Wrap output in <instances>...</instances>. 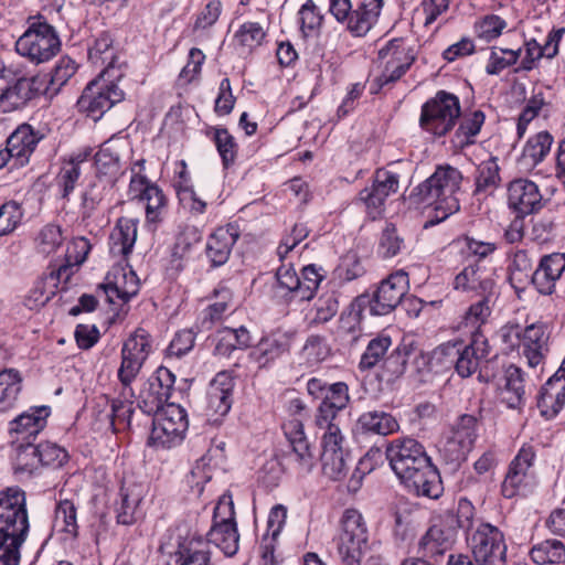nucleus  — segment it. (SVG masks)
Masks as SVG:
<instances>
[{
    "instance_id": "4c0bfd02",
    "label": "nucleus",
    "mask_w": 565,
    "mask_h": 565,
    "mask_svg": "<svg viewBox=\"0 0 565 565\" xmlns=\"http://www.w3.org/2000/svg\"><path fill=\"white\" fill-rule=\"evenodd\" d=\"M529 555L537 565H559L565 562V544L556 539H547L534 544Z\"/></svg>"
},
{
    "instance_id": "f03ea898",
    "label": "nucleus",
    "mask_w": 565,
    "mask_h": 565,
    "mask_svg": "<svg viewBox=\"0 0 565 565\" xmlns=\"http://www.w3.org/2000/svg\"><path fill=\"white\" fill-rule=\"evenodd\" d=\"M29 532L25 494L19 488L0 492V565H19Z\"/></svg>"
},
{
    "instance_id": "3c124183",
    "label": "nucleus",
    "mask_w": 565,
    "mask_h": 565,
    "mask_svg": "<svg viewBox=\"0 0 565 565\" xmlns=\"http://www.w3.org/2000/svg\"><path fill=\"white\" fill-rule=\"evenodd\" d=\"M300 284V277L291 267L281 266L276 273V284L274 291L276 296L296 300V291Z\"/></svg>"
},
{
    "instance_id": "dca6fc26",
    "label": "nucleus",
    "mask_w": 565,
    "mask_h": 565,
    "mask_svg": "<svg viewBox=\"0 0 565 565\" xmlns=\"http://www.w3.org/2000/svg\"><path fill=\"white\" fill-rule=\"evenodd\" d=\"M477 438V419L465 414L451 427L443 444L441 451L450 462L466 460Z\"/></svg>"
},
{
    "instance_id": "423d86ee",
    "label": "nucleus",
    "mask_w": 565,
    "mask_h": 565,
    "mask_svg": "<svg viewBox=\"0 0 565 565\" xmlns=\"http://www.w3.org/2000/svg\"><path fill=\"white\" fill-rule=\"evenodd\" d=\"M369 529L364 516L356 509H347L341 518L337 540L338 556L342 565H362L369 550Z\"/></svg>"
},
{
    "instance_id": "5fc2aeb1",
    "label": "nucleus",
    "mask_w": 565,
    "mask_h": 565,
    "mask_svg": "<svg viewBox=\"0 0 565 565\" xmlns=\"http://www.w3.org/2000/svg\"><path fill=\"white\" fill-rule=\"evenodd\" d=\"M315 316L310 321V326H318L330 321L339 310V299L335 292H327L321 295L315 302Z\"/></svg>"
},
{
    "instance_id": "2eb2a0df",
    "label": "nucleus",
    "mask_w": 565,
    "mask_h": 565,
    "mask_svg": "<svg viewBox=\"0 0 565 565\" xmlns=\"http://www.w3.org/2000/svg\"><path fill=\"white\" fill-rule=\"evenodd\" d=\"M386 459L398 479L424 465L429 457L424 446L414 438H397L386 447Z\"/></svg>"
},
{
    "instance_id": "4d7b16f0",
    "label": "nucleus",
    "mask_w": 565,
    "mask_h": 565,
    "mask_svg": "<svg viewBox=\"0 0 565 565\" xmlns=\"http://www.w3.org/2000/svg\"><path fill=\"white\" fill-rule=\"evenodd\" d=\"M213 140L222 159L223 167L227 169L235 162L237 156V143L235 142L234 137L225 128H215Z\"/></svg>"
},
{
    "instance_id": "20e7f679",
    "label": "nucleus",
    "mask_w": 565,
    "mask_h": 565,
    "mask_svg": "<svg viewBox=\"0 0 565 565\" xmlns=\"http://www.w3.org/2000/svg\"><path fill=\"white\" fill-rule=\"evenodd\" d=\"M45 76L28 77L23 68L9 64L0 67V109L11 113L23 108L31 99L43 94Z\"/></svg>"
},
{
    "instance_id": "0e129e2a",
    "label": "nucleus",
    "mask_w": 565,
    "mask_h": 565,
    "mask_svg": "<svg viewBox=\"0 0 565 565\" xmlns=\"http://www.w3.org/2000/svg\"><path fill=\"white\" fill-rule=\"evenodd\" d=\"M55 523L65 533L76 536L78 525L76 522V508L70 500L61 501L55 510Z\"/></svg>"
},
{
    "instance_id": "c85d7f7f",
    "label": "nucleus",
    "mask_w": 565,
    "mask_h": 565,
    "mask_svg": "<svg viewBox=\"0 0 565 565\" xmlns=\"http://www.w3.org/2000/svg\"><path fill=\"white\" fill-rule=\"evenodd\" d=\"M454 287L462 291H476L479 296L497 292L494 280L478 265L465 267L454 280Z\"/></svg>"
},
{
    "instance_id": "9b49d317",
    "label": "nucleus",
    "mask_w": 565,
    "mask_h": 565,
    "mask_svg": "<svg viewBox=\"0 0 565 565\" xmlns=\"http://www.w3.org/2000/svg\"><path fill=\"white\" fill-rule=\"evenodd\" d=\"M416 54L403 38L390 40L377 56L380 75L374 79L379 88L398 81L413 65Z\"/></svg>"
},
{
    "instance_id": "49530a36",
    "label": "nucleus",
    "mask_w": 565,
    "mask_h": 565,
    "mask_svg": "<svg viewBox=\"0 0 565 565\" xmlns=\"http://www.w3.org/2000/svg\"><path fill=\"white\" fill-rule=\"evenodd\" d=\"M500 182L499 167L494 159L479 164L476 177L475 195L488 196L492 194Z\"/></svg>"
},
{
    "instance_id": "864d4df0",
    "label": "nucleus",
    "mask_w": 565,
    "mask_h": 565,
    "mask_svg": "<svg viewBox=\"0 0 565 565\" xmlns=\"http://www.w3.org/2000/svg\"><path fill=\"white\" fill-rule=\"evenodd\" d=\"M392 341L388 335H377L372 339L360 361V369L369 370L374 367L385 355Z\"/></svg>"
},
{
    "instance_id": "b1692460",
    "label": "nucleus",
    "mask_w": 565,
    "mask_h": 565,
    "mask_svg": "<svg viewBox=\"0 0 565 565\" xmlns=\"http://www.w3.org/2000/svg\"><path fill=\"white\" fill-rule=\"evenodd\" d=\"M50 415L47 407H31L10 422L9 433L15 435L13 444L26 443L46 426Z\"/></svg>"
},
{
    "instance_id": "58836bf2",
    "label": "nucleus",
    "mask_w": 565,
    "mask_h": 565,
    "mask_svg": "<svg viewBox=\"0 0 565 565\" xmlns=\"http://www.w3.org/2000/svg\"><path fill=\"white\" fill-rule=\"evenodd\" d=\"M553 137L547 131H541L530 138L520 158V164L526 169L534 168L548 154Z\"/></svg>"
},
{
    "instance_id": "cd10ccee",
    "label": "nucleus",
    "mask_w": 565,
    "mask_h": 565,
    "mask_svg": "<svg viewBox=\"0 0 565 565\" xmlns=\"http://www.w3.org/2000/svg\"><path fill=\"white\" fill-rule=\"evenodd\" d=\"M454 544V533L441 525H431L418 542V552L423 557L436 559L450 551Z\"/></svg>"
},
{
    "instance_id": "c756f323",
    "label": "nucleus",
    "mask_w": 565,
    "mask_h": 565,
    "mask_svg": "<svg viewBox=\"0 0 565 565\" xmlns=\"http://www.w3.org/2000/svg\"><path fill=\"white\" fill-rule=\"evenodd\" d=\"M96 178L99 182L113 186L120 174L119 153L110 141L104 142L94 157Z\"/></svg>"
},
{
    "instance_id": "aec40b11",
    "label": "nucleus",
    "mask_w": 565,
    "mask_h": 565,
    "mask_svg": "<svg viewBox=\"0 0 565 565\" xmlns=\"http://www.w3.org/2000/svg\"><path fill=\"white\" fill-rule=\"evenodd\" d=\"M508 204L518 216H525L543 207V196L533 181L515 179L508 186Z\"/></svg>"
},
{
    "instance_id": "f8f14e48",
    "label": "nucleus",
    "mask_w": 565,
    "mask_h": 565,
    "mask_svg": "<svg viewBox=\"0 0 565 565\" xmlns=\"http://www.w3.org/2000/svg\"><path fill=\"white\" fill-rule=\"evenodd\" d=\"M150 443L158 448H172L183 440L188 428L185 411L174 403L152 415Z\"/></svg>"
},
{
    "instance_id": "8fccbe9b",
    "label": "nucleus",
    "mask_w": 565,
    "mask_h": 565,
    "mask_svg": "<svg viewBox=\"0 0 565 565\" xmlns=\"http://www.w3.org/2000/svg\"><path fill=\"white\" fill-rule=\"evenodd\" d=\"M81 161L74 159L63 162L56 175V184L63 199H68L82 175Z\"/></svg>"
},
{
    "instance_id": "052dcab7",
    "label": "nucleus",
    "mask_w": 565,
    "mask_h": 565,
    "mask_svg": "<svg viewBox=\"0 0 565 565\" xmlns=\"http://www.w3.org/2000/svg\"><path fill=\"white\" fill-rule=\"evenodd\" d=\"M111 186L103 182H92L82 193L81 214L83 220L89 218L102 202L105 191Z\"/></svg>"
},
{
    "instance_id": "37998d69",
    "label": "nucleus",
    "mask_w": 565,
    "mask_h": 565,
    "mask_svg": "<svg viewBox=\"0 0 565 565\" xmlns=\"http://www.w3.org/2000/svg\"><path fill=\"white\" fill-rule=\"evenodd\" d=\"M179 565H213L209 542L202 537H193L180 546Z\"/></svg>"
},
{
    "instance_id": "69168bd1",
    "label": "nucleus",
    "mask_w": 565,
    "mask_h": 565,
    "mask_svg": "<svg viewBox=\"0 0 565 565\" xmlns=\"http://www.w3.org/2000/svg\"><path fill=\"white\" fill-rule=\"evenodd\" d=\"M264 38L265 31L257 22H245L235 33L236 42L249 50L259 46Z\"/></svg>"
},
{
    "instance_id": "ddd939ff",
    "label": "nucleus",
    "mask_w": 565,
    "mask_h": 565,
    "mask_svg": "<svg viewBox=\"0 0 565 565\" xmlns=\"http://www.w3.org/2000/svg\"><path fill=\"white\" fill-rule=\"evenodd\" d=\"M489 353L487 339L478 333H472L469 344L461 342H447L437 348L435 354L441 356H456L455 369L461 377L466 379L476 373L480 361L486 359Z\"/></svg>"
},
{
    "instance_id": "13d9d810",
    "label": "nucleus",
    "mask_w": 565,
    "mask_h": 565,
    "mask_svg": "<svg viewBox=\"0 0 565 565\" xmlns=\"http://www.w3.org/2000/svg\"><path fill=\"white\" fill-rule=\"evenodd\" d=\"M63 241L61 227L55 224H47L42 227L35 238L36 249L43 255H50L62 245Z\"/></svg>"
},
{
    "instance_id": "9d476101",
    "label": "nucleus",
    "mask_w": 565,
    "mask_h": 565,
    "mask_svg": "<svg viewBox=\"0 0 565 565\" xmlns=\"http://www.w3.org/2000/svg\"><path fill=\"white\" fill-rule=\"evenodd\" d=\"M467 542L478 565H505L507 544L503 533L497 526L479 522L467 534Z\"/></svg>"
},
{
    "instance_id": "f257e3e1",
    "label": "nucleus",
    "mask_w": 565,
    "mask_h": 565,
    "mask_svg": "<svg viewBox=\"0 0 565 565\" xmlns=\"http://www.w3.org/2000/svg\"><path fill=\"white\" fill-rule=\"evenodd\" d=\"M151 351V342L145 330H137L125 342L120 351L121 362L117 370V379L121 385L119 395L111 399L107 412H98L96 419L104 422L114 431L130 426L134 409L135 392L132 383L139 375Z\"/></svg>"
},
{
    "instance_id": "c03bdc74",
    "label": "nucleus",
    "mask_w": 565,
    "mask_h": 565,
    "mask_svg": "<svg viewBox=\"0 0 565 565\" xmlns=\"http://www.w3.org/2000/svg\"><path fill=\"white\" fill-rule=\"evenodd\" d=\"M76 70L77 65L71 57L64 56L60 58L52 73L50 75H44L46 77V83L44 85L43 94L50 96L56 95L76 73Z\"/></svg>"
},
{
    "instance_id": "f704fd0d",
    "label": "nucleus",
    "mask_w": 565,
    "mask_h": 565,
    "mask_svg": "<svg viewBox=\"0 0 565 565\" xmlns=\"http://www.w3.org/2000/svg\"><path fill=\"white\" fill-rule=\"evenodd\" d=\"M358 426L363 433L379 436L392 435L399 429L397 419L392 414L380 409L360 415Z\"/></svg>"
},
{
    "instance_id": "412c9836",
    "label": "nucleus",
    "mask_w": 565,
    "mask_h": 565,
    "mask_svg": "<svg viewBox=\"0 0 565 565\" xmlns=\"http://www.w3.org/2000/svg\"><path fill=\"white\" fill-rule=\"evenodd\" d=\"M285 435L290 444L289 459L299 472L309 473L316 463V457L306 437L303 425L299 419H291L284 425Z\"/></svg>"
},
{
    "instance_id": "774afa93",
    "label": "nucleus",
    "mask_w": 565,
    "mask_h": 565,
    "mask_svg": "<svg viewBox=\"0 0 565 565\" xmlns=\"http://www.w3.org/2000/svg\"><path fill=\"white\" fill-rule=\"evenodd\" d=\"M41 467L60 468L68 460L67 451L61 446L46 441L38 445Z\"/></svg>"
},
{
    "instance_id": "603ef678",
    "label": "nucleus",
    "mask_w": 565,
    "mask_h": 565,
    "mask_svg": "<svg viewBox=\"0 0 565 565\" xmlns=\"http://www.w3.org/2000/svg\"><path fill=\"white\" fill-rule=\"evenodd\" d=\"M521 52V49L511 50L495 46L492 47L488 64L486 66V72L489 75L500 74L503 70L514 65L518 62Z\"/></svg>"
},
{
    "instance_id": "680f3d73",
    "label": "nucleus",
    "mask_w": 565,
    "mask_h": 565,
    "mask_svg": "<svg viewBox=\"0 0 565 565\" xmlns=\"http://www.w3.org/2000/svg\"><path fill=\"white\" fill-rule=\"evenodd\" d=\"M404 246V239L398 235L393 224H387L380 236L377 253L383 258L396 256Z\"/></svg>"
},
{
    "instance_id": "c9c22d12",
    "label": "nucleus",
    "mask_w": 565,
    "mask_h": 565,
    "mask_svg": "<svg viewBox=\"0 0 565 565\" xmlns=\"http://www.w3.org/2000/svg\"><path fill=\"white\" fill-rule=\"evenodd\" d=\"M565 404V383L547 381L541 388L537 407L542 416L552 418L558 414Z\"/></svg>"
},
{
    "instance_id": "f3484780",
    "label": "nucleus",
    "mask_w": 565,
    "mask_h": 565,
    "mask_svg": "<svg viewBox=\"0 0 565 565\" xmlns=\"http://www.w3.org/2000/svg\"><path fill=\"white\" fill-rule=\"evenodd\" d=\"M405 487L418 497L436 500L444 493V486L437 468L430 458L399 479Z\"/></svg>"
},
{
    "instance_id": "0eeeda50",
    "label": "nucleus",
    "mask_w": 565,
    "mask_h": 565,
    "mask_svg": "<svg viewBox=\"0 0 565 565\" xmlns=\"http://www.w3.org/2000/svg\"><path fill=\"white\" fill-rule=\"evenodd\" d=\"M408 291V276L398 270L382 280L376 290L370 295L359 296L352 305L358 308L356 316L369 309L371 316H385L392 312Z\"/></svg>"
},
{
    "instance_id": "393cba45",
    "label": "nucleus",
    "mask_w": 565,
    "mask_h": 565,
    "mask_svg": "<svg viewBox=\"0 0 565 565\" xmlns=\"http://www.w3.org/2000/svg\"><path fill=\"white\" fill-rule=\"evenodd\" d=\"M350 403L349 387L343 382L330 384L316 414V425L338 422V415Z\"/></svg>"
},
{
    "instance_id": "de8ad7c7",
    "label": "nucleus",
    "mask_w": 565,
    "mask_h": 565,
    "mask_svg": "<svg viewBox=\"0 0 565 565\" xmlns=\"http://www.w3.org/2000/svg\"><path fill=\"white\" fill-rule=\"evenodd\" d=\"M486 116L481 110H475L461 118L459 127L455 134V142L460 148L472 145L475 137L480 132Z\"/></svg>"
},
{
    "instance_id": "7ed1b4c3",
    "label": "nucleus",
    "mask_w": 565,
    "mask_h": 565,
    "mask_svg": "<svg viewBox=\"0 0 565 565\" xmlns=\"http://www.w3.org/2000/svg\"><path fill=\"white\" fill-rule=\"evenodd\" d=\"M461 181L462 174L458 169L440 166L413 190L411 199L417 204L433 207L435 215L430 224L440 223L459 211L460 205L456 194Z\"/></svg>"
},
{
    "instance_id": "a878e982",
    "label": "nucleus",
    "mask_w": 565,
    "mask_h": 565,
    "mask_svg": "<svg viewBox=\"0 0 565 565\" xmlns=\"http://www.w3.org/2000/svg\"><path fill=\"white\" fill-rule=\"evenodd\" d=\"M499 397L509 408H520L525 401V390L522 370L509 365L497 383Z\"/></svg>"
},
{
    "instance_id": "e2e57ef3",
    "label": "nucleus",
    "mask_w": 565,
    "mask_h": 565,
    "mask_svg": "<svg viewBox=\"0 0 565 565\" xmlns=\"http://www.w3.org/2000/svg\"><path fill=\"white\" fill-rule=\"evenodd\" d=\"M330 355V347L326 338L321 335H310L303 348L302 356L308 364L315 365L326 360Z\"/></svg>"
},
{
    "instance_id": "2f4dec72",
    "label": "nucleus",
    "mask_w": 565,
    "mask_h": 565,
    "mask_svg": "<svg viewBox=\"0 0 565 565\" xmlns=\"http://www.w3.org/2000/svg\"><path fill=\"white\" fill-rule=\"evenodd\" d=\"M38 143L31 126L18 127L8 138L7 148L11 152L14 167H22L28 163L31 153Z\"/></svg>"
},
{
    "instance_id": "bf43d9fd",
    "label": "nucleus",
    "mask_w": 565,
    "mask_h": 565,
    "mask_svg": "<svg viewBox=\"0 0 565 565\" xmlns=\"http://www.w3.org/2000/svg\"><path fill=\"white\" fill-rule=\"evenodd\" d=\"M322 279L323 275L319 273V269L315 265H308L303 267L300 277V284L298 286V290L296 291L297 300H310Z\"/></svg>"
},
{
    "instance_id": "7c9ffc66",
    "label": "nucleus",
    "mask_w": 565,
    "mask_h": 565,
    "mask_svg": "<svg viewBox=\"0 0 565 565\" xmlns=\"http://www.w3.org/2000/svg\"><path fill=\"white\" fill-rule=\"evenodd\" d=\"M237 237V233L231 226L218 227L210 235L206 255L213 266H221L227 262Z\"/></svg>"
},
{
    "instance_id": "a19ab883",
    "label": "nucleus",
    "mask_w": 565,
    "mask_h": 565,
    "mask_svg": "<svg viewBox=\"0 0 565 565\" xmlns=\"http://www.w3.org/2000/svg\"><path fill=\"white\" fill-rule=\"evenodd\" d=\"M22 390V376L14 369L0 372V412H8L18 402Z\"/></svg>"
},
{
    "instance_id": "39448f33",
    "label": "nucleus",
    "mask_w": 565,
    "mask_h": 565,
    "mask_svg": "<svg viewBox=\"0 0 565 565\" xmlns=\"http://www.w3.org/2000/svg\"><path fill=\"white\" fill-rule=\"evenodd\" d=\"M121 76V71L116 68L113 62L109 63L84 89L77 100L79 110L95 121L100 119L106 111L124 99V92L115 83Z\"/></svg>"
},
{
    "instance_id": "6e6d98bb",
    "label": "nucleus",
    "mask_w": 565,
    "mask_h": 565,
    "mask_svg": "<svg viewBox=\"0 0 565 565\" xmlns=\"http://www.w3.org/2000/svg\"><path fill=\"white\" fill-rule=\"evenodd\" d=\"M348 457L349 452L321 454L323 475L334 481L344 478L349 470Z\"/></svg>"
},
{
    "instance_id": "6ab92c4d",
    "label": "nucleus",
    "mask_w": 565,
    "mask_h": 565,
    "mask_svg": "<svg viewBox=\"0 0 565 565\" xmlns=\"http://www.w3.org/2000/svg\"><path fill=\"white\" fill-rule=\"evenodd\" d=\"M520 339L522 356L526 359L529 366L536 367L540 365L546 353L548 352V333L544 323H532L525 327L522 332L519 328L511 327L513 332Z\"/></svg>"
},
{
    "instance_id": "4468645a",
    "label": "nucleus",
    "mask_w": 565,
    "mask_h": 565,
    "mask_svg": "<svg viewBox=\"0 0 565 565\" xmlns=\"http://www.w3.org/2000/svg\"><path fill=\"white\" fill-rule=\"evenodd\" d=\"M175 382L174 374L167 367L160 366L148 377L136 396L138 408L152 416L166 407Z\"/></svg>"
},
{
    "instance_id": "338daca9",
    "label": "nucleus",
    "mask_w": 565,
    "mask_h": 565,
    "mask_svg": "<svg viewBox=\"0 0 565 565\" xmlns=\"http://www.w3.org/2000/svg\"><path fill=\"white\" fill-rule=\"evenodd\" d=\"M358 201L363 203L365 211L372 220H376L384 212L386 198L380 194L379 190L373 185L366 186L360 191Z\"/></svg>"
},
{
    "instance_id": "5701e85b",
    "label": "nucleus",
    "mask_w": 565,
    "mask_h": 565,
    "mask_svg": "<svg viewBox=\"0 0 565 565\" xmlns=\"http://www.w3.org/2000/svg\"><path fill=\"white\" fill-rule=\"evenodd\" d=\"M234 385V379L227 372L217 373L210 383L206 408L210 416H215L214 420L230 412Z\"/></svg>"
},
{
    "instance_id": "6e6552de",
    "label": "nucleus",
    "mask_w": 565,
    "mask_h": 565,
    "mask_svg": "<svg viewBox=\"0 0 565 565\" xmlns=\"http://www.w3.org/2000/svg\"><path fill=\"white\" fill-rule=\"evenodd\" d=\"M60 49L61 41L55 29L41 20L31 22L15 42L17 52L35 64L51 60Z\"/></svg>"
},
{
    "instance_id": "a211bd4d",
    "label": "nucleus",
    "mask_w": 565,
    "mask_h": 565,
    "mask_svg": "<svg viewBox=\"0 0 565 565\" xmlns=\"http://www.w3.org/2000/svg\"><path fill=\"white\" fill-rule=\"evenodd\" d=\"M98 288L109 303H116L117 300L127 302L138 294L139 279L134 270L114 266L107 274L105 282Z\"/></svg>"
},
{
    "instance_id": "1a4fd4ad",
    "label": "nucleus",
    "mask_w": 565,
    "mask_h": 565,
    "mask_svg": "<svg viewBox=\"0 0 565 565\" xmlns=\"http://www.w3.org/2000/svg\"><path fill=\"white\" fill-rule=\"evenodd\" d=\"M459 117V98L451 93L439 90L423 105L419 122L425 131L441 137L455 127Z\"/></svg>"
},
{
    "instance_id": "ea45409f",
    "label": "nucleus",
    "mask_w": 565,
    "mask_h": 565,
    "mask_svg": "<svg viewBox=\"0 0 565 565\" xmlns=\"http://www.w3.org/2000/svg\"><path fill=\"white\" fill-rule=\"evenodd\" d=\"M38 445L26 441L15 444L14 472L20 478L31 477L40 467Z\"/></svg>"
},
{
    "instance_id": "473e14b6",
    "label": "nucleus",
    "mask_w": 565,
    "mask_h": 565,
    "mask_svg": "<svg viewBox=\"0 0 565 565\" xmlns=\"http://www.w3.org/2000/svg\"><path fill=\"white\" fill-rule=\"evenodd\" d=\"M289 339L286 334H270L264 337L249 352L252 361L260 367L279 359L289 350Z\"/></svg>"
},
{
    "instance_id": "09e8293b",
    "label": "nucleus",
    "mask_w": 565,
    "mask_h": 565,
    "mask_svg": "<svg viewBox=\"0 0 565 565\" xmlns=\"http://www.w3.org/2000/svg\"><path fill=\"white\" fill-rule=\"evenodd\" d=\"M318 428L323 430L322 435V454L332 452H349L347 449V439L340 428L338 422H328L327 425H317Z\"/></svg>"
},
{
    "instance_id": "e433bc0d",
    "label": "nucleus",
    "mask_w": 565,
    "mask_h": 565,
    "mask_svg": "<svg viewBox=\"0 0 565 565\" xmlns=\"http://www.w3.org/2000/svg\"><path fill=\"white\" fill-rule=\"evenodd\" d=\"M209 546L214 544L225 556L231 557L238 551L239 534L236 524H212L206 534Z\"/></svg>"
},
{
    "instance_id": "79ce46f5",
    "label": "nucleus",
    "mask_w": 565,
    "mask_h": 565,
    "mask_svg": "<svg viewBox=\"0 0 565 565\" xmlns=\"http://www.w3.org/2000/svg\"><path fill=\"white\" fill-rule=\"evenodd\" d=\"M141 489L137 486L121 487L120 504L117 508V522L124 525H130L139 518V503L141 502Z\"/></svg>"
},
{
    "instance_id": "72a5a7b5",
    "label": "nucleus",
    "mask_w": 565,
    "mask_h": 565,
    "mask_svg": "<svg viewBox=\"0 0 565 565\" xmlns=\"http://www.w3.org/2000/svg\"><path fill=\"white\" fill-rule=\"evenodd\" d=\"M137 220L120 217L110 235V253L127 257L137 239Z\"/></svg>"
},
{
    "instance_id": "4be33fe9",
    "label": "nucleus",
    "mask_w": 565,
    "mask_h": 565,
    "mask_svg": "<svg viewBox=\"0 0 565 565\" xmlns=\"http://www.w3.org/2000/svg\"><path fill=\"white\" fill-rule=\"evenodd\" d=\"M565 271V254L553 253L541 258L536 269L531 275V282L542 295H552L556 281Z\"/></svg>"
},
{
    "instance_id": "bb28decb",
    "label": "nucleus",
    "mask_w": 565,
    "mask_h": 565,
    "mask_svg": "<svg viewBox=\"0 0 565 565\" xmlns=\"http://www.w3.org/2000/svg\"><path fill=\"white\" fill-rule=\"evenodd\" d=\"M383 4L384 0H362L347 17L348 30L355 36L365 35L376 23Z\"/></svg>"
},
{
    "instance_id": "a18cd8bd",
    "label": "nucleus",
    "mask_w": 565,
    "mask_h": 565,
    "mask_svg": "<svg viewBox=\"0 0 565 565\" xmlns=\"http://www.w3.org/2000/svg\"><path fill=\"white\" fill-rule=\"evenodd\" d=\"M498 299V294H489L480 296V298L472 302L463 316L466 326L479 329L484 324L491 316L492 308Z\"/></svg>"
}]
</instances>
